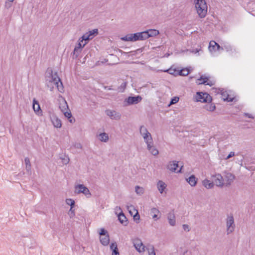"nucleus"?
I'll return each instance as SVG.
<instances>
[{
  "instance_id": "21",
  "label": "nucleus",
  "mask_w": 255,
  "mask_h": 255,
  "mask_svg": "<svg viewBox=\"0 0 255 255\" xmlns=\"http://www.w3.org/2000/svg\"><path fill=\"white\" fill-rule=\"evenodd\" d=\"M167 187L166 184L162 180H159L157 183V188L160 194H162Z\"/></svg>"
},
{
  "instance_id": "1",
  "label": "nucleus",
  "mask_w": 255,
  "mask_h": 255,
  "mask_svg": "<svg viewBox=\"0 0 255 255\" xmlns=\"http://www.w3.org/2000/svg\"><path fill=\"white\" fill-rule=\"evenodd\" d=\"M46 83L50 90L55 89L62 93L63 86L57 72H53L51 68H48L45 73Z\"/></svg>"
},
{
  "instance_id": "9",
  "label": "nucleus",
  "mask_w": 255,
  "mask_h": 255,
  "mask_svg": "<svg viewBox=\"0 0 255 255\" xmlns=\"http://www.w3.org/2000/svg\"><path fill=\"white\" fill-rule=\"evenodd\" d=\"M141 97H128L124 101V106H128L130 105L136 104L141 101Z\"/></svg>"
},
{
  "instance_id": "19",
  "label": "nucleus",
  "mask_w": 255,
  "mask_h": 255,
  "mask_svg": "<svg viewBox=\"0 0 255 255\" xmlns=\"http://www.w3.org/2000/svg\"><path fill=\"white\" fill-rule=\"evenodd\" d=\"M33 109L36 114L39 116L41 115L42 111L40 109V107L39 104L37 101L35 100V99H33V104H32Z\"/></svg>"
},
{
  "instance_id": "44",
  "label": "nucleus",
  "mask_w": 255,
  "mask_h": 255,
  "mask_svg": "<svg viewBox=\"0 0 255 255\" xmlns=\"http://www.w3.org/2000/svg\"><path fill=\"white\" fill-rule=\"evenodd\" d=\"M133 219L136 223L139 222L140 220V216L138 214V211H136L135 214L133 215Z\"/></svg>"
},
{
  "instance_id": "41",
  "label": "nucleus",
  "mask_w": 255,
  "mask_h": 255,
  "mask_svg": "<svg viewBox=\"0 0 255 255\" xmlns=\"http://www.w3.org/2000/svg\"><path fill=\"white\" fill-rule=\"evenodd\" d=\"M149 255H156L155 252L154 251V248L153 246H149L147 249Z\"/></svg>"
},
{
  "instance_id": "17",
  "label": "nucleus",
  "mask_w": 255,
  "mask_h": 255,
  "mask_svg": "<svg viewBox=\"0 0 255 255\" xmlns=\"http://www.w3.org/2000/svg\"><path fill=\"white\" fill-rule=\"evenodd\" d=\"M167 219L169 225L171 226H175L176 225V218L174 212L172 211L168 213Z\"/></svg>"
},
{
  "instance_id": "24",
  "label": "nucleus",
  "mask_w": 255,
  "mask_h": 255,
  "mask_svg": "<svg viewBox=\"0 0 255 255\" xmlns=\"http://www.w3.org/2000/svg\"><path fill=\"white\" fill-rule=\"evenodd\" d=\"M186 181L192 187H194L197 184V179L194 175H192L189 178H186Z\"/></svg>"
},
{
  "instance_id": "50",
  "label": "nucleus",
  "mask_w": 255,
  "mask_h": 255,
  "mask_svg": "<svg viewBox=\"0 0 255 255\" xmlns=\"http://www.w3.org/2000/svg\"><path fill=\"white\" fill-rule=\"evenodd\" d=\"M234 99L235 98L234 97H226L225 98H223V100L224 101H227V102H232V101H233Z\"/></svg>"
},
{
  "instance_id": "3",
  "label": "nucleus",
  "mask_w": 255,
  "mask_h": 255,
  "mask_svg": "<svg viewBox=\"0 0 255 255\" xmlns=\"http://www.w3.org/2000/svg\"><path fill=\"white\" fill-rule=\"evenodd\" d=\"M195 7L199 17L204 18L207 12L208 6L205 0H194Z\"/></svg>"
},
{
  "instance_id": "8",
  "label": "nucleus",
  "mask_w": 255,
  "mask_h": 255,
  "mask_svg": "<svg viewBox=\"0 0 255 255\" xmlns=\"http://www.w3.org/2000/svg\"><path fill=\"white\" fill-rule=\"evenodd\" d=\"M227 233L228 235L232 233L235 230V224L232 216H228L226 219Z\"/></svg>"
},
{
  "instance_id": "13",
  "label": "nucleus",
  "mask_w": 255,
  "mask_h": 255,
  "mask_svg": "<svg viewBox=\"0 0 255 255\" xmlns=\"http://www.w3.org/2000/svg\"><path fill=\"white\" fill-rule=\"evenodd\" d=\"M196 83L198 85L204 84L210 86L214 84V82L210 81L207 77L202 75L200 78L197 79Z\"/></svg>"
},
{
  "instance_id": "18",
  "label": "nucleus",
  "mask_w": 255,
  "mask_h": 255,
  "mask_svg": "<svg viewBox=\"0 0 255 255\" xmlns=\"http://www.w3.org/2000/svg\"><path fill=\"white\" fill-rule=\"evenodd\" d=\"M147 150L150 153L154 156H156L158 154L159 152L157 149L154 145V142L150 143L146 145Z\"/></svg>"
},
{
  "instance_id": "58",
  "label": "nucleus",
  "mask_w": 255,
  "mask_h": 255,
  "mask_svg": "<svg viewBox=\"0 0 255 255\" xmlns=\"http://www.w3.org/2000/svg\"><path fill=\"white\" fill-rule=\"evenodd\" d=\"M7 0L10 1V2H13L14 1V0Z\"/></svg>"
},
{
  "instance_id": "36",
  "label": "nucleus",
  "mask_w": 255,
  "mask_h": 255,
  "mask_svg": "<svg viewBox=\"0 0 255 255\" xmlns=\"http://www.w3.org/2000/svg\"><path fill=\"white\" fill-rule=\"evenodd\" d=\"M127 209L128 211H129V213L131 215H133L135 214L136 213V211H137L134 207L132 205H128L127 206Z\"/></svg>"
},
{
  "instance_id": "12",
  "label": "nucleus",
  "mask_w": 255,
  "mask_h": 255,
  "mask_svg": "<svg viewBox=\"0 0 255 255\" xmlns=\"http://www.w3.org/2000/svg\"><path fill=\"white\" fill-rule=\"evenodd\" d=\"M214 184L218 187H222L225 185L224 179L220 174L213 176Z\"/></svg>"
},
{
  "instance_id": "33",
  "label": "nucleus",
  "mask_w": 255,
  "mask_h": 255,
  "mask_svg": "<svg viewBox=\"0 0 255 255\" xmlns=\"http://www.w3.org/2000/svg\"><path fill=\"white\" fill-rule=\"evenodd\" d=\"M118 217L119 220L121 223L124 224L127 222V218L122 212H120L119 213Z\"/></svg>"
},
{
  "instance_id": "29",
  "label": "nucleus",
  "mask_w": 255,
  "mask_h": 255,
  "mask_svg": "<svg viewBox=\"0 0 255 255\" xmlns=\"http://www.w3.org/2000/svg\"><path fill=\"white\" fill-rule=\"evenodd\" d=\"M135 192L138 195H142L144 193V188L139 186H136L135 187Z\"/></svg>"
},
{
  "instance_id": "40",
  "label": "nucleus",
  "mask_w": 255,
  "mask_h": 255,
  "mask_svg": "<svg viewBox=\"0 0 255 255\" xmlns=\"http://www.w3.org/2000/svg\"><path fill=\"white\" fill-rule=\"evenodd\" d=\"M179 97H174L172 98L169 104H168V107H170L171 105L177 103L179 101Z\"/></svg>"
},
{
  "instance_id": "7",
  "label": "nucleus",
  "mask_w": 255,
  "mask_h": 255,
  "mask_svg": "<svg viewBox=\"0 0 255 255\" xmlns=\"http://www.w3.org/2000/svg\"><path fill=\"white\" fill-rule=\"evenodd\" d=\"M75 193L77 194L83 193L87 198H90L91 194L87 187L83 184H78L75 186Z\"/></svg>"
},
{
  "instance_id": "54",
  "label": "nucleus",
  "mask_w": 255,
  "mask_h": 255,
  "mask_svg": "<svg viewBox=\"0 0 255 255\" xmlns=\"http://www.w3.org/2000/svg\"><path fill=\"white\" fill-rule=\"evenodd\" d=\"M201 94L206 95V96H210V94L207 93H203V92H196V96H202Z\"/></svg>"
},
{
  "instance_id": "42",
  "label": "nucleus",
  "mask_w": 255,
  "mask_h": 255,
  "mask_svg": "<svg viewBox=\"0 0 255 255\" xmlns=\"http://www.w3.org/2000/svg\"><path fill=\"white\" fill-rule=\"evenodd\" d=\"M64 114V116L67 117L68 119H69V121L70 122V123H72V120L71 119V118L72 117V115H71V113L69 112V111H64V112H63Z\"/></svg>"
},
{
  "instance_id": "53",
  "label": "nucleus",
  "mask_w": 255,
  "mask_h": 255,
  "mask_svg": "<svg viewBox=\"0 0 255 255\" xmlns=\"http://www.w3.org/2000/svg\"><path fill=\"white\" fill-rule=\"evenodd\" d=\"M216 51H219L220 50H224V47L223 46L221 47L218 43H217V45H216Z\"/></svg>"
},
{
  "instance_id": "46",
  "label": "nucleus",
  "mask_w": 255,
  "mask_h": 255,
  "mask_svg": "<svg viewBox=\"0 0 255 255\" xmlns=\"http://www.w3.org/2000/svg\"><path fill=\"white\" fill-rule=\"evenodd\" d=\"M118 249L117 245L116 243H113L110 245V249L112 251H114L115 250H116Z\"/></svg>"
},
{
  "instance_id": "56",
  "label": "nucleus",
  "mask_w": 255,
  "mask_h": 255,
  "mask_svg": "<svg viewBox=\"0 0 255 255\" xmlns=\"http://www.w3.org/2000/svg\"><path fill=\"white\" fill-rule=\"evenodd\" d=\"M244 116H245L246 117H247L249 118H251V119H254V117L251 115V114H250L249 113H245L244 114Z\"/></svg>"
},
{
  "instance_id": "55",
  "label": "nucleus",
  "mask_w": 255,
  "mask_h": 255,
  "mask_svg": "<svg viewBox=\"0 0 255 255\" xmlns=\"http://www.w3.org/2000/svg\"><path fill=\"white\" fill-rule=\"evenodd\" d=\"M112 255H120L119 252L118 251V249L115 250L112 252Z\"/></svg>"
},
{
  "instance_id": "14",
  "label": "nucleus",
  "mask_w": 255,
  "mask_h": 255,
  "mask_svg": "<svg viewBox=\"0 0 255 255\" xmlns=\"http://www.w3.org/2000/svg\"><path fill=\"white\" fill-rule=\"evenodd\" d=\"M178 162L176 161H170L168 163L167 166V168L170 171L174 172H180L181 171V168L179 170H178Z\"/></svg>"
},
{
  "instance_id": "30",
  "label": "nucleus",
  "mask_w": 255,
  "mask_h": 255,
  "mask_svg": "<svg viewBox=\"0 0 255 255\" xmlns=\"http://www.w3.org/2000/svg\"><path fill=\"white\" fill-rule=\"evenodd\" d=\"M139 40H144L148 38L146 31L138 32Z\"/></svg>"
},
{
  "instance_id": "25",
  "label": "nucleus",
  "mask_w": 255,
  "mask_h": 255,
  "mask_svg": "<svg viewBox=\"0 0 255 255\" xmlns=\"http://www.w3.org/2000/svg\"><path fill=\"white\" fill-rule=\"evenodd\" d=\"M60 102L59 107L61 109V111L62 112L66 111L68 108V106L66 100L63 98L62 97H61V99L60 100Z\"/></svg>"
},
{
  "instance_id": "4",
  "label": "nucleus",
  "mask_w": 255,
  "mask_h": 255,
  "mask_svg": "<svg viewBox=\"0 0 255 255\" xmlns=\"http://www.w3.org/2000/svg\"><path fill=\"white\" fill-rule=\"evenodd\" d=\"M193 101L202 103H208L205 106V109L208 111L213 112L216 109L215 104L211 103L212 101V97H195L193 98Z\"/></svg>"
},
{
  "instance_id": "37",
  "label": "nucleus",
  "mask_w": 255,
  "mask_h": 255,
  "mask_svg": "<svg viewBox=\"0 0 255 255\" xmlns=\"http://www.w3.org/2000/svg\"><path fill=\"white\" fill-rule=\"evenodd\" d=\"M60 159L62 160V163L63 164H68L70 160L69 157L65 155H61L60 157Z\"/></svg>"
},
{
  "instance_id": "57",
  "label": "nucleus",
  "mask_w": 255,
  "mask_h": 255,
  "mask_svg": "<svg viewBox=\"0 0 255 255\" xmlns=\"http://www.w3.org/2000/svg\"><path fill=\"white\" fill-rule=\"evenodd\" d=\"M115 211L117 213L118 211H121V208L120 207H116L115 208Z\"/></svg>"
},
{
  "instance_id": "47",
  "label": "nucleus",
  "mask_w": 255,
  "mask_h": 255,
  "mask_svg": "<svg viewBox=\"0 0 255 255\" xmlns=\"http://www.w3.org/2000/svg\"><path fill=\"white\" fill-rule=\"evenodd\" d=\"M182 228L183 230L186 232H189L190 231L191 228H190L189 226L187 224H184L182 225Z\"/></svg>"
},
{
  "instance_id": "2",
  "label": "nucleus",
  "mask_w": 255,
  "mask_h": 255,
  "mask_svg": "<svg viewBox=\"0 0 255 255\" xmlns=\"http://www.w3.org/2000/svg\"><path fill=\"white\" fill-rule=\"evenodd\" d=\"M98 30L97 29H94L85 33L82 37L78 39V43L75 45L78 47L82 49L88 42V41L93 39L97 34Z\"/></svg>"
},
{
  "instance_id": "23",
  "label": "nucleus",
  "mask_w": 255,
  "mask_h": 255,
  "mask_svg": "<svg viewBox=\"0 0 255 255\" xmlns=\"http://www.w3.org/2000/svg\"><path fill=\"white\" fill-rule=\"evenodd\" d=\"M212 90L214 92H215V93H216L217 94H220L223 96H230V95L232 94L231 91L230 92V93H229L227 91L224 90L223 89H213Z\"/></svg>"
},
{
  "instance_id": "6",
  "label": "nucleus",
  "mask_w": 255,
  "mask_h": 255,
  "mask_svg": "<svg viewBox=\"0 0 255 255\" xmlns=\"http://www.w3.org/2000/svg\"><path fill=\"white\" fill-rule=\"evenodd\" d=\"M99 234L100 236L101 244L104 246H107L110 243V236L108 231L104 228H101L99 231Z\"/></svg>"
},
{
  "instance_id": "5",
  "label": "nucleus",
  "mask_w": 255,
  "mask_h": 255,
  "mask_svg": "<svg viewBox=\"0 0 255 255\" xmlns=\"http://www.w3.org/2000/svg\"><path fill=\"white\" fill-rule=\"evenodd\" d=\"M139 129V133L146 145L153 142L152 135L146 127L143 125L141 126Z\"/></svg>"
},
{
  "instance_id": "20",
  "label": "nucleus",
  "mask_w": 255,
  "mask_h": 255,
  "mask_svg": "<svg viewBox=\"0 0 255 255\" xmlns=\"http://www.w3.org/2000/svg\"><path fill=\"white\" fill-rule=\"evenodd\" d=\"M51 121L56 128H60L62 126L61 120L56 116L51 117Z\"/></svg>"
},
{
  "instance_id": "11",
  "label": "nucleus",
  "mask_w": 255,
  "mask_h": 255,
  "mask_svg": "<svg viewBox=\"0 0 255 255\" xmlns=\"http://www.w3.org/2000/svg\"><path fill=\"white\" fill-rule=\"evenodd\" d=\"M133 246L136 251L140 253H142L145 251V246L143 245L141 240L138 238L133 240Z\"/></svg>"
},
{
  "instance_id": "10",
  "label": "nucleus",
  "mask_w": 255,
  "mask_h": 255,
  "mask_svg": "<svg viewBox=\"0 0 255 255\" xmlns=\"http://www.w3.org/2000/svg\"><path fill=\"white\" fill-rule=\"evenodd\" d=\"M105 113L107 116L113 120L119 121L121 119L122 117L120 113L114 110H107Z\"/></svg>"
},
{
  "instance_id": "39",
  "label": "nucleus",
  "mask_w": 255,
  "mask_h": 255,
  "mask_svg": "<svg viewBox=\"0 0 255 255\" xmlns=\"http://www.w3.org/2000/svg\"><path fill=\"white\" fill-rule=\"evenodd\" d=\"M65 202L67 205H70L71 206V208H70V210L71 211L72 209L73 208V206L75 205L74 200H73L72 199L69 198V199H67L66 200Z\"/></svg>"
},
{
  "instance_id": "49",
  "label": "nucleus",
  "mask_w": 255,
  "mask_h": 255,
  "mask_svg": "<svg viewBox=\"0 0 255 255\" xmlns=\"http://www.w3.org/2000/svg\"><path fill=\"white\" fill-rule=\"evenodd\" d=\"M12 2L9 1H6L5 2L4 6L6 9H9L12 6Z\"/></svg>"
},
{
  "instance_id": "34",
  "label": "nucleus",
  "mask_w": 255,
  "mask_h": 255,
  "mask_svg": "<svg viewBox=\"0 0 255 255\" xmlns=\"http://www.w3.org/2000/svg\"><path fill=\"white\" fill-rule=\"evenodd\" d=\"M121 39L125 41H133L132 33L127 34L125 36L122 37Z\"/></svg>"
},
{
  "instance_id": "22",
  "label": "nucleus",
  "mask_w": 255,
  "mask_h": 255,
  "mask_svg": "<svg viewBox=\"0 0 255 255\" xmlns=\"http://www.w3.org/2000/svg\"><path fill=\"white\" fill-rule=\"evenodd\" d=\"M97 136L99 140L102 142H107L109 139V135L106 132L100 133L97 134Z\"/></svg>"
},
{
  "instance_id": "51",
  "label": "nucleus",
  "mask_w": 255,
  "mask_h": 255,
  "mask_svg": "<svg viewBox=\"0 0 255 255\" xmlns=\"http://www.w3.org/2000/svg\"><path fill=\"white\" fill-rule=\"evenodd\" d=\"M73 146L75 148H78V149H81L82 147V146L81 144L80 143H75L73 145Z\"/></svg>"
},
{
  "instance_id": "27",
  "label": "nucleus",
  "mask_w": 255,
  "mask_h": 255,
  "mask_svg": "<svg viewBox=\"0 0 255 255\" xmlns=\"http://www.w3.org/2000/svg\"><path fill=\"white\" fill-rule=\"evenodd\" d=\"M148 38L150 37H154L158 35L159 34V31L158 30L151 29L146 30Z\"/></svg>"
},
{
  "instance_id": "52",
  "label": "nucleus",
  "mask_w": 255,
  "mask_h": 255,
  "mask_svg": "<svg viewBox=\"0 0 255 255\" xmlns=\"http://www.w3.org/2000/svg\"><path fill=\"white\" fill-rule=\"evenodd\" d=\"M234 155H235V152L233 151H231L230 152L229 155L226 158V159H228L230 158L231 157L234 156Z\"/></svg>"
},
{
  "instance_id": "32",
  "label": "nucleus",
  "mask_w": 255,
  "mask_h": 255,
  "mask_svg": "<svg viewBox=\"0 0 255 255\" xmlns=\"http://www.w3.org/2000/svg\"><path fill=\"white\" fill-rule=\"evenodd\" d=\"M177 75L181 76H187L189 73V71L187 68L182 69L181 70H177Z\"/></svg>"
},
{
  "instance_id": "28",
  "label": "nucleus",
  "mask_w": 255,
  "mask_h": 255,
  "mask_svg": "<svg viewBox=\"0 0 255 255\" xmlns=\"http://www.w3.org/2000/svg\"><path fill=\"white\" fill-rule=\"evenodd\" d=\"M82 50V49H81L80 47H78L77 46H75L74 49L73 51V58H77L80 54L81 53Z\"/></svg>"
},
{
  "instance_id": "31",
  "label": "nucleus",
  "mask_w": 255,
  "mask_h": 255,
  "mask_svg": "<svg viewBox=\"0 0 255 255\" xmlns=\"http://www.w3.org/2000/svg\"><path fill=\"white\" fill-rule=\"evenodd\" d=\"M217 45V43L214 41H211L209 43V49L210 52H215L216 51V47Z\"/></svg>"
},
{
  "instance_id": "48",
  "label": "nucleus",
  "mask_w": 255,
  "mask_h": 255,
  "mask_svg": "<svg viewBox=\"0 0 255 255\" xmlns=\"http://www.w3.org/2000/svg\"><path fill=\"white\" fill-rule=\"evenodd\" d=\"M133 41L139 40L138 32L132 34Z\"/></svg>"
},
{
  "instance_id": "45",
  "label": "nucleus",
  "mask_w": 255,
  "mask_h": 255,
  "mask_svg": "<svg viewBox=\"0 0 255 255\" xmlns=\"http://www.w3.org/2000/svg\"><path fill=\"white\" fill-rule=\"evenodd\" d=\"M224 49L226 50L227 51H232V48L230 44H225L223 46Z\"/></svg>"
},
{
  "instance_id": "38",
  "label": "nucleus",
  "mask_w": 255,
  "mask_h": 255,
  "mask_svg": "<svg viewBox=\"0 0 255 255\" xmlns=\"http://www.w3.org/2000/svg\"><path fill=\"white\" fill-rule=\"evenodd\" d=\"M127 82L123 81L121 84L120 87H119L118 89V91L119 92H123L125 91V89L127 86Z\"/></svg>"
},
{
  "instance_id": "15",
  "label": "nucleus",
  "mask_w": 255,
  "mask_h": 255,
  "mask_svg": "<svg viewBox=\"0 0 255 255\" xmlns=\"http://www.w3.org/2000/svg\"><path fill=\"white\" fill-rule=\"evenodd\" d=\"M224 179L225 185L226 186H229L233 182L235 179V176L231 173H227Z\"/></svg>"
},
{
  "instance_id": "35",
  "label": "nucleus",
  "mask_w": 255,
  "mask_h": 255,
  "mask_svg": "<svg viewBox=\"0 0 255 255\" xmlns=\"http://www.w3.org/2000/svg\"><path fill=\"white\" fill-rule=\"evenodd\" d=\"M24 162L26 170L29 171L31 170V164L29 159L28 157L25 158Z\"/></svg>"
},
{
  "instance_id": "16",
  "label": "nucleus",
  "mask_w": 255,
  "mask_h": 255,
  "mask_svg": "<svg viewBox=\"0 0 255 255\" xmlns=\"http://www.w3.org/2000/svg\"><path fill=\"white\" fill-rule=\"evenodd\" d=\"M150 214L155 221H157L160 218V212L156 208H152L150 209Z\"/></svg>"
},
{
  "instance_id": "26",
  "label": "nucleus",
  "mask_w": 255,
  "mask_h": 255,
  "mask_svg": "<svg viewBox=\"0 0 255 255\" xmlns=\"http://www.w3.org/2000/svg\"><path fill=\"white\" fill-rule=\"evenodd\" d=\"M202 184L206 189H211L214 187V183L207 179L202 181Z\"/></svg>"
},
{
  "instance_id": "43",
  "label": "nucleus",
  "mask_w": 255,
  "mask_h": 255,
  "mask_svg": "<svg viewBox=\"0 0 255 255\" xmlns=\"http://www.w3.org/2000/svg\"><path fill=\"white\" fill-rule=\"evenodd\" d=\"M165 71L167 72L170 74H172V75H176L178 74V73H177V70H176L175 69H172L171 68Z\"/></svg>"
}]
</instances>
